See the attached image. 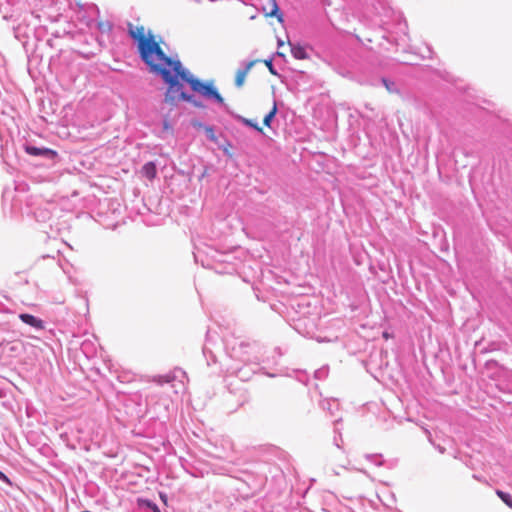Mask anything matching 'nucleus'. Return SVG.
I'll use <instances>...</instances> for the list:
<instances>
[{
	"label": "nucleus",
	"mask_w": 512,
	"mask_h": 512,
	"mask_svg": "<svg viewBox=\"0 0 512 512\" xmlns=\"http://www.w3.org/2000/svg\"><path fill=\"white\" fill-rule=\"evenodd\" d=\"M277 113V103L276 101L273 99L272 100V106H271V109L270 111L268 112V114L265 115L264 119H263V124L264 126L266 127H270L271 126V121L273 120V118L275 117Z\"/></svg>",
	"instance_id": "6e6552de"
},
{
	"label": "nucleus",
	"mask_w": 512,
	"mask_h": 512,
	"mask_svg": "<svg viewBox=\"0 0 512 512\" xmlns=\"http://www.w3.org/2000/svg\"><path fill=\"white\" fill-rule=\"evenodd\" d=\"M383 82H384L385 86H388V83L386 80H383Z\"/></svg>",
	"instance_id": "412c9836"
},
{
	"label": "nucleus",
	"mask_w": 512,
	"mask_h": 512,
	"mask_svg": "<svg viewBox=\"0 0 512 512\" xmlns=\"http://www.w3.org/2000/svg\"><path fill=\"white\" fill-rule=\"evenodd\" d=\"M141 173L149 180H153L157 175V169L154 162H148L143 165Z\"/></svg>",
	"instance_id": "423d86ee"
},
{
	"label": "nucleus",
	"mask_w": 512,
	"mask_h": 512,
	"mask_svg": "<svg viewBox=\"0 0 512 512\" xmlns=\"http://www.w3.org/2000/svg\"><path fill=\"white\" fill-rule=\"evenodd\" d=\"M496 495L510 508H512V497L502 490H496Z\"/></svg>",
	"instance_id": "1a4fd4ad"
},
{
	"label": "nucleus",
	"mask_w": 512,
	"mask_h": 512,
	"mask_svg": "<svg viewBox=\"0 0 512 512\" xmlns=\"http://www.w3.org/2000/svg\"><path fill=\"white\" fill-rule=\"evenodd\" d=\"M27 154L32 156H47L54 158L57 156V152L49 148H38L34 146H25Z\"/></svg>",
	"instance_id": "20e7f679"
},
{
	"label": "nucleus",
	"mask_w": 512,
	"mask_h": 512,
	"mask_svg": "<svg viewBox=\"0 0 512 512\" xmlns=\"http://www.w3.org/2000/svg\"><path fill=\"white\" fill-rule=\"evenodd\" d=\"M265 64H266V66L269 68V70H270L272 73H274L271 60H267V61H265Z\"/></svg>",
	"instance_id": "dca6fc26"
},
{
	"label": "nucleus",
	"mask_w": 512,
	"mask_h": 512,
	"mask_svg": "<svg viewBox=\"0 0 512 512\" xmlns=\"http://www.w3.org/2000/svg\"><path fill=\"white\" fill-rule=\"evenodd\" d=\"M171 380H172V377H170V376H158V377L153 378V381H155L159 384L169 383Z\"/></svg>",
	"instance_id": "9b49d317"
},
{
	"label": "nucleus",
	"mask_w": 512,
	"mask_h": 512,
	"mask_svg": "<svg viewBox=\"0 0 512 512\" xmlns=\"http://www.w3.org/2000/svg\"><path fill=\"white\" fill-rule=\"evenodd\" d=\"M256 63H257V60H252L246 64L245 68L237 70V72L235 74L236 87L241 88L244 85L249 71Z\"/></svg>",
	"instance_id": "f03ea898"
},
{
	"label": "nucleus",
	"mask_w": 512,
	"mask_h": 512,
	"mask_svg": "<svg viewBox=\"0 0 512 512\" xmlns=\"http://www.w3.org/2000/svg\"><path fill=\"white\" fill-rule=\"evenodd\" d=\"M164 129L165 130L171 129V126L169 125V123L167 121L164 122Z\"/></svg>",
	"instance_id": "f3484780"
},
{
	"label": "nucleus",
	"mask_w": 512,
	"mask_h": 512,
	"mask_svg": "<svg viewBox=\"0 0 512 512\" xmlns=\"http://www.w3.org/2000/svg\"><path fill=\"white\" fill-rule=\"evenodd\" d=\"M189 102L192 103L195 107H198V108L204 107L201 102L196 101L193 97H192V101H189Z\"/></svg>",
	"instance_id": "2eb2a0df"
},
{
	"label": "nucleus",
	"mask_w": 512,
	"mask_h": 512,
	"mask_svg": "<svg viewBox=\"0 0 512 512\" xmlns=\"http://www.w3.org/2000/svg\"><path fill=\"white\" fill-rule=\"evenodd\" d=\"M0 480L11 485L10 479L2 471H0Z\"/></svg>",
	"instance_id": "ddd939ff"
},
{
	"label": "nucleus",
	"mask_w": 512,
	"mask_h": 512,
	"mask_svg": "<svg viewBox=\"0 0 512 512\" xmlns=\"http://www.w3.org/2000/svg\"><path fill=\"white\" fill-rule=\"evenodd\" d=\"M19 319L23 323H25L31 327H34L36 329L43 330L45 328L44 322L41 319H39L31 314L22 313L19 315Z\"/></svg>",
	"instance_id": "39448f33"
},
{
	"label": "nucleus",
	"mask_w": 512,
	"mask_h": 512,
	"mask_svg": "<svg viewBox=\"0 0 512 512\" xmlns=\"http://www.w3.org/2000/svg\"><path fill=\"white\" fill-rule=\"evenodd\" d=\"M383 336H384V338H386V339H387V338H388V333H386V332H385V333L383 334Z\"/></svg>",
	"instance_id": "aec40b11"
},
{
	"label": "nucleus",
	"mask_w": 512,
	"mask_h": 512,
	"mask_svg": "<svg viewBox=\"0 0 512 512\" xmlns=\"http://www.w3.org/2000/svg\"><path fill=\"white\" fill-rule=\"evenodd\" d=\"M237 118L244 125L249 126V127L253 128V129L259 131V132H262V128L256 122H254V121H252V120H250L248 118L242 117V116H238Z\"/></svg>",
	"instance_id": "9d476101"
},
{
	"label": "nucleus",
	"mask_w": 512,
	"mask_h": 512,
	"mask_svg": "<svg viewBox=\"0 0 512 512\" xmlns=\"http://www.w3.org/2000/svg\"><path fill=\"white\" fill-rule=\"evenodd\" d=\"M278 45H279V46H283V45H284V43H283L282 41H279V42H278Z\"/></svg>",
	"instance_id": "6ab92c4d"
},
{
	"label": "nucleus",
	"mask_w": 512,
	"mask_h": 512,
	"mask_svg": "<svg viewBox=\"0 0 512 512\" xmlns=\"http://www.w3.org/2000/svg\"><path fill=\"white\" fill-rule=\"evenodd\" d=\"M263 12L265 16L267 17H277L279 22L283 21V16L279 12L278 5L276 3V0H267V5L263 7Z\"/></svg>",
	"instance_id": "7ed1b4c3"
},
{
	"label": "nucleus",
	"mask_w": 512,
	"mask_h": 512,
	"mask_svg": "<svg viewBox=\"0 0 512 512\" xmlns=\"http://www.w3.org/2000/svg\"><path fill=\"white\" fill-rule=\"evenodd\" d=\"M291 54L295 59L305 60L308 58V54L304 47L301 45H294L289 42Z\"/></svg>",
	"instance_id": "0eeeda50"
},
{
	"label": "nucleus",
	"mask_w": 512,
	"mask_h": 512,
	"mask_svg": "<svg viewBox=\"0 0 512 512\" xmlns=\"http://www.w3.org/2000/svg\"><path fill=\"white\" fill-rule=\"evenodd\" d=\"M128 34L137 43V48L142 61L149 67L150 72L160 75L168 85L165 102L175 105L178 101H192V96L187 95L183 85L178 79L188 83L194 92L206 98H213L219 104H224V98L219 94L214 85L204 83L183 69L179 60L168 57L162 50L160 43L155 39L151 31H146L144 26H135L128 23Z\"/></svg>",
	"instance_id": "f257e3e1"
},
{
	"label": "nucleus",
	"mask_w": 512,
	"mask_h": 512,
	"mask_svg": "<svg viewBox=\"0 0 512 512\" xmlns=\"http://www.w3.org/2000/svg\"><path fill=\"white\" fill-rule=\"evenodd\" d=\"M98 26L102 32H109L112 28V25L109 22H100Z\"/></svg>",
	"instance_id": "f8f14e48"
},
{
	"label": "nucleus",
	"mask_w": 512,
	"mask_h": 512,
	"mask_svg": "<svg viewBox=\"0 0 512 512\" xmlns=\"http://www.w3.org/2000/svg\"><path fill=\"white\" fill-rule=\"evenodd\" d=\"M155 512H159V509L156 505L151 506Z\"/></svg>",
	"instance_id": "a211bd4d"
},
{
	"label": "nucleus",
	"mask_w": 512,
	"mask_h": 512,
	"mask_svg": "<svg viewBox=\"0 0 512 512\" xmlns=\"http://www.w3.org/2000/svg\"><path fill=\"white\" fill-rule=\"evenodd\" d=\"M206 132H207V134L209 135V137H210L212 140H214V139H215V135H214V130H213V128H211V127H207V128H206Z\"/></svg>",
	"instance_id": "4468645a"
}]
</instances>
